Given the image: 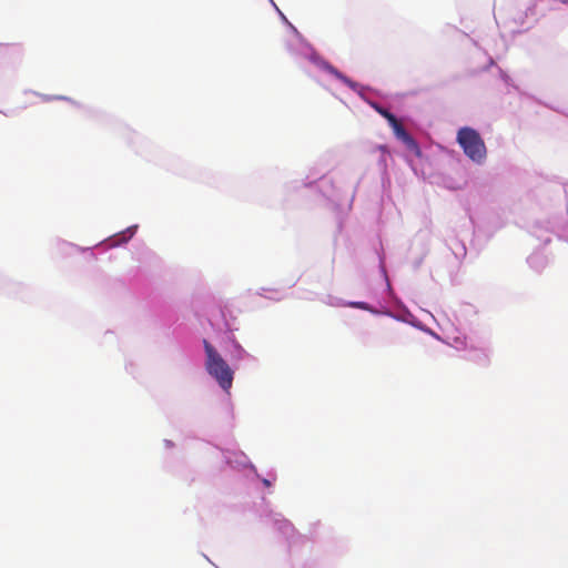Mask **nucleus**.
Instances as JSON below:
<instances>
[{"label": "nucleus", "mask_w": 568, "mask_h": 568, "mask_svg": "<svg viewBox=\"0 0 568 568\" xmlns=\"http://www.w3.org/2000/svg\"><path fill=\"white\" fill-rule=\"evenodd\" d=\"M388 124L398 140L403 141L408 146H416L415 140L405 130L402 122L395 115L389 119Z\"/></svg>", "instance_id": "obj_5"}, {"label": "nucleus", "mask_w": 568, "mask_h": 568, "mask_svg": "<svg viewBox=\"0 0 568 568\" xmlns=\"http://www.w3.org/2000/svg\"><path fill=\"white\" fill-rule=\"evenodd\" d=\"M348 305L352 306V307H357V308L369 310L371 311L369 305L367 303H365V302H351Z\"/></svg>", "instance_id": "obj_7"}, {"label": "nucleus", "mask_w": 568, "mask_h": 568, "mask_svg": "<svg viewBox=\"0 0 568 568\" xmlns=\"http://www.w3.org/2000/svg\"><path fill=\"white\" fill-rule=\"evenodd\" d=\"M374 108L383 118H385L387 120V122L389 121V119H392L394 116V114L392 112H389L388 110H386L383 106L375 104Z\"/></svg>", "instance_id": "obj_6"}, {"label": "nucleus", "mask_w": 568, "mask_h": 568, "mask_svg": "<svg viewBox=\"0 0 568 568\" xmlns=\"http://www.w3.org/2000/svg\"><path fill=\"white\" fill-rule=\"evenodd\" d=\"M304 57L318 68L334 75L336 79L342 81L351 89L356 88L357 84L353 80H351L348 77L339 72L334 65H332L328 61L322 58L313 48L306 45V52L304 53Z\"/></svg>", "instance_id": "obj_3"}, {"label": "nucleus", "mask_w": 568, "mask_h": 568, "mask_svg": "<svg viewBox=\"0 0 568 568\" xmlns=\"http://www.w3.org/2000/svg\"><path fill=\"white\" fill-rule=\"evenodd\" d=\"M263 483H264V485H265V486H270V485H271V484H270V481H268L267 479H264V481H263Z\"/></svg>", "instance_id": "obj_8"}, {"label": "nucleus", "mask_w": 568, "mask_h": 568, "mask_svg": "<svg viewBox=\"0 0 568 568\" xmlns=\"http://www.w3.org/2000/svg\"><path fill=\"white\" fill-rule=\"evenodd\" d=\"M456 141L465 155L475 163H483L487 156V149L480 134L473 128L463 126L458 130Z\"/></svg>", "instance_id": "obj_2"}, {"label": "nucleus", "mask_w": 568, "mask_h": 568, "mask_svg": "<svg viewBox=\"0 0 568 568\" xmlns=\"http://www.w3.org/2000/svg\"><path fill=\"white\" fill-rule=\"evenodd\" d=\"M24 50L20 43H0V62L13 64L22 60Z\"/></svg>", "instance_id": "obj_4"}, {"label": "nucleus", "mask_w": 568, "mask_h": 568, "mask_svg": "<svg viewBox=\"0 0 568 568\" xmlns=\"http://www.w3.org/2000/svg\"><path fill=\"white\" fill-rule=\"evenodd\" d=\"M203 344L206 354L205 367L207 373L216 379L224 390H229L233 383V371L207 341L204 339Z\"/></svg>", "instance_id": "obj_1"}]
</instances>
